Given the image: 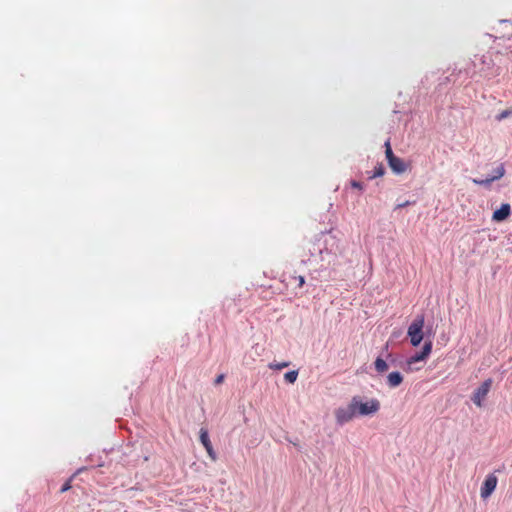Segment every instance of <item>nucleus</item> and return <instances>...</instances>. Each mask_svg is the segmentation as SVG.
Masks as SVG:
<instances>
[{
  "mask_svg": "<svg viewBox=\"0 0 512 512\" xmlns=\"http://www.w3.org/2000/svg\"><path fill=\"white\" fill-rule=\"evenodd\" d=\"M351 403L355 410L356 416H367L377 413L380 409V401L378 399H370L366 402H362L359 396H354L351 399Z\"/></svg>",
  "mask_w": 512,
  "mask_h": 512,
  "instance_id": "f257e3e1",
  "label": "nucleus"
},
{
  "mask_svg": "<svg viewBox=\"0 0 512 512\" xmlns=\"http://www.w3.org/2000/svg\"><path fill=\"white\" fill-rule=\"evenodd\" d=\"M385 156L389 167L395 174H402L408 170L409 165L403 159L394 155L389 139L385 142Z\"/></svg>",
  "mask_w": 512,
  "mask_h": 512,
  "instance_id": "f03ea898",
  "label": "nucleus"
},
{
  "mask_svg": "<svg viewBox=\"0 0 512 512\" xmlns=\"http://www.w3.org/2000/svg\"><path fill=\"white\" fill-rule=\"evenodd\" d=\"M424 316H417L408 327L407 335L413 346H418L423 340Z\"/></svg>",
  "mask_w": 512,
  "mask_h": 512,
  "instance_id": "7ed1b4c3",
  "label": "nucleus"
},
{
  "mask_svg": "<svg viewBox=\"0 0 512 512\" xmlns=\"http://www.w3.org/2000/svg\"><path fill=\"white\" fill-rule=\"evenodd\" d=\"M492 383H493L492 379L488 378L480 385V387H478L474 391L471 399L477 407L483 406V401L485 400L486 396L488 395V393L491 389Z\"/></svg>",
  "mask_w": 512,
  "mask_h": 512,
  "instance_id": "20e7f679",
  "label": "nucleus"
},
{
  "mask_svg": "<svg viewBox=\"0 0 512 512\" xmlns=\"http://www.w3.org/2000/svg\"><path fill=\"white\" fill-rule=\"evenodd\" d=\"M335 418L336 422L340 425H343L347 422H350L354 417H356L355 410L351 401L347 405V407H339L335 410Z\"/></svg>",
  "mask_w": 512,
  "mask_h": 512,
  "instance_id": "39448f33",
  "label": "nucleus"
},
{
  "mask_svg": "<svg viewBox=\"0 0 512 512\" xmlns=\"http://www.w3.org/2000/svg\"><path fill=\"white\" fill-rule=\"evenodd\" d=\"M497 483H498V478L495 474L491 473V474H488L481 486V489H480V496L483 498V499H487L488 497L491 496V494L494 492V490L496 489V486H497Z\"/></svg>",
  "mask_w": 512,
  "mask_h": 512,
  "instance_id": "423d86ee",
  "label": "nucleus"
},
{
  "mask_svg": "<svg viewBox=\"0 0 512 512\" xmlns=\"http://www.w3.org/2000/svg\"><path fill=\"white\" fill-rule=\"evenodd\" d=\"M431 351H432V342L431 341L425 342V344L422 348V351L419 353H416L415 355L411 356L407 360L408 366L410 367L413 363L425 360L431 354Z\"/></svg>",
  "mask_w": 512,
  "mask_h": 512,
  "instance_id": "0eeeda50",
  "label": "nucleus"
},
{
  "mask_svg": "<svg viewBox=\"0 0 512 512\" xmlns=\"http://www.w3.org/2000/svg\"><path fill=\"white\" fill-rule=\"evenodd\" d=\"M505 174V168H504V165L503 164H500L496 170H495V175H493L492 177L490 178H486L484 180H479V179H473V183L477 184V185H483V186H487L489 184H491L493 181L495 180H498L500 178H502Z\"/></svg>",
  "mask_w": 512,
  "mask_h": 512,
  "instance_id": "6e6552de",
  "label": "nucleus"
},
{
  "mask_svg": "<svg viewBox=\"0 0 512 512\" xmlns=\"http://www.w3.org/2000/svg\"><path fill=\"white\" fill-rule=\"evenodd\" d=\"M511 214V206L508 203H504L501 205L499 209L494 211L492 219L496 222H501L506 220Z\"/></svg>",
  "mask_w": 512,
  "mask_h": 512,
  "instance_id": "1a4fd4ad",
  "label": "nucleus"
},
{
  "mask_svg": "<svg viewBox=\"0 0 512 512\" xmlns=\"http://www.w3.org/2000/svg\"><path fill=\"white\" fill-rule=\"evenodd\" d=\"M403 382V376L400 372H391L387 376V384L390 388H395L401 385Z\"/></svg>",
  "mask_w": 512,
  "mask_h": 512,
  "instance_id": "9d476101",
  "label": "nucleus"
},
{
  "mask_svg": "<svg viewBox=\"0 0 512 512\" xmlns=\"http://www.w3.org/2000/svg\"><path fill=\"white\" fill-rule=\"evenodd\" d=\"M374 365H375L376 371L379 372V373H384V372H386L388 370V364L386 363L385 360H383L380 357H378L375 360Z\"/></svg>",
  "mask_w": 512,
  "mask_h": 512,
  "instance_id": "9b49d317",
  "label": "nucleus"
},
{
  "mask_svg": "<svg viewBox=\"0 0 512 512\" xmlns=\"http://www.w3.org/2000/svg\"><path fill=\"white\" fill-rule=\"evenodd\" d=\"M297 377H298V371H296V370L289 371V372L285 373V375H284V379L290 384H293L297 380Z\"/></svg>",
  "mask_w": 512,
  "mask_h": 512,
  "instance_id": "f8f14e48",
  "label": "nucleus"
},
{
  "mask_svg": "<svg viewBox=\"0 0 512 512\" xmlns=\"http://www.w3.org/2000/svg\"><path fill=\"white\" fill-rule=\"evenodd\" d=\"M200 442L203 446H207L208 443H210L208 431L204 428L200 429Z\"/></svg>",
  "mask_w": 512,
  "mask_h": 512,
  "instance_id": "ddd939ff",
  "label": "nucleus"
},
{
  "mask_svg": "<svg viewBox=\"0 0 512 512\" xmlns=\"http://www.w3.org/2000/svg\"><path fill=\"white\" fill-rule=\"evenodd\" d=\"M290 365L289 362H281V363H270L268 367L272 370H281L283 368H286Z\"/></svg>",
  "mask_w": 512,
  "mask_h": 512,
  "instance_id": "4468645a",
  "label": "nucleus"
},
{
  "mask_svg": "<svg viewBox=\"0 0 512 512\" xmlns=\"http://www.w3.org/2000/svg\"><path fill=\"white\" fill-rule=\"evenodd\" d=\"M384 173H385V169H384L383 165L379 164L377 167H375V171H374L373 175L370 176V178L381 177L384 175Z\"/></svg>",
  "mask_w": 512,
  "mask_h": 512,
  "instance_id": "2eb2a0df",
  "label": "nucleus"
},
{
  "mask_svg": "<svg viewBox=\"0 0 512 512\" xmlns=\"http://www.w3.org/2000/svg\"><path fill=\"white\" fill-rule=\"evenodd\" d=\"M510 115H512V109L509 108V109H505L503 110L501 113H499L497 116H496V119L498 121H501L507 117H509Z\"/></svg>",
  "mask_w": 512,
  "mask_h": 512,
  "instance_id": "dca6fc26",
  "label": "nucleus"
},
{
  "mask_svg": "<svg viewBox=\"0 0 512 512\" xmlns=\"http://www.w3.org/2000/svg\"><path fill=\"white\" fill-rule=\"evenodd\" d=\"M207 454H208V456L210 457V459H211L212 461H216L217 456H216V453H215V451H214V449H213V448L208 449V450H207Z\"/></svg>",
  "mask_w": 512,
  "mask_h": 512,
  "instance_id": "f3484780",
  "label": "nucleus"
},
{
  "mask_svg": "<svg viewBox=\"0 0 512 512\" xmlns=\"http://www.w3.org/2000/svg\"><path fill=\"white\" fill-rule=\"evenodd\" d=\"M70 488H71L70 481H67V482H66V483L61 487L60 492H61V493H64V492L68 491Z\"/></svg>",
  "mask_w": 512,
  "mask_h": 512,
  "instance_id": "a211bd4d",
  "label": "nucleus"
},
{
  "mask_svg": "<svg viewBox=\"0 0 512 512\" xmlns=\"http://www.w3.org/2000/svg\"><path fill=\"white\" fill-rule=\"evenodd\" d=\"M224 378H225L224 374H220V375H218V376L216 377V379H215V384H216V385H219V384L223 383Z\"/></svg>",
  "mask_w": 512,
  "mask_h": 512,
  "instance_id": "6ab92c4d",
  "label": "nucleus"
},
{
  "mask_svg": "<svg viewBox=\"0 0 512 512\" xmlns=\"http://www.w3.org/2000/svg\"><path fill=\"white\" fill-rule=\"evenodd\" d=\"M351 186H352L353 188H356V189H360V190H362V189H363L362 184H361L360 182H357V181H352V182H351Z\"/></svg>",
  "mask_w": 512,
  "mask_h": 512,
  "instance_id": "aec40b11",
  "label": "nucleus"
},
{
  "mask_svg": "<svg viewBox=\"0 0 512 512\" xmlns=\"http://www.w3.org/2000/svg\"><path fill=\"white\" fill-rule=\"evenodd\" d=\"M297 279L299 287H302L305 284V278L303 276H298Z\"/></svg>",
  "mask_w": 512,
  "mask_h": 512,
  "instance_id": "412c9836",
  "label": "nucleus"
},
{
  "mask_svg": "<svg viewBox=\"0 0 512 512\" xmlns=\"http://www.w3.org/2000/svg\"><path fill=\"white\" fill-rule=\"evenodd\" d=\"M407 205H409V201H406V202H404V203H402V204H398V205H397V208H403V207H405V206H407Z\"/></svg>",
  "mask_w": 512,
  "mask_h": 512,
  "instance_id": "4be33fe9",
  "label": "nucleus"
},
{
  "mask_svg": "<svg viewBox=\"0 0 512 512\" xmlns=\"http://www.w3.org/2000/svg\"><path fill=\"white\" fill-rule=\"evenodd\" d=\"M204 448L206 449V451L210 448H213L211 442L207 444V446H204Z\"/></svg>",
  "mask_w": 512,
  "mask_h": 512,
  "instance_id": "5701e85b",
  "label": "nucleus"
}]
</instances>
